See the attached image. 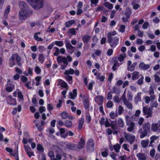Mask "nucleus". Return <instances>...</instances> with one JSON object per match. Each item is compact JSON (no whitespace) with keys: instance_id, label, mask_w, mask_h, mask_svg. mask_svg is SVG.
<instances>
[{"instance_id":"1","label":"nucleus","mask_w":160,"mask_h":160,"mask_svg":"<svg viewBox=\"0 0 160 160\" xmlns=\"http://www.w3.org/2000/svg\"><path fill=\"white\" fill-rule=\"evenodd\" d=\"M19 8L21 11L19 12V18L20 20H24L27 17H29L32 11L29 9V7L27 3L24 1H22L19 3Z\"/></svg>"},{"instance_id":"2","label":"nucleus","mask_w":160,"mask_h":160,"mask_svg":"<svg viewBox=\"0 0 160 160\" xmlns=\"http://www.w3.org/2000/svg\"><path fill=\"white\" fill-rule=\"evenodd\" d=\"M72 60V58L70 55H67L66 58L59 56L57 58V61L58 64L60 65V69H64L68 64V62H70Z\"/></svg>"},{"instance_id":"3","label":"nucleus","mask_w":160,"mask_h":160,"mask_svg":"<svg viewBox=\"0 0 160 160\" xmlns=\"http://www.w3.org/2000/svg\"><path fill=\"white\" fill-rule=\"evenodd\" d=\"M16 60L17 62V65L20 67H21L22 66L23 62H21L22 58L20 56L18 53H16L12 54L9 59V66L10 68L16 65L14 60Z\"/></svg>"},{"instance_id":"4","label":"nucleus","mask_w":160,"mask_h":160,"mask_svg":"<svg viewBox=\"0 0 160 160\" xmlns=\"http://www.w3.org/2000/svg\"><path fill=\"white\" fill-rule=\"evenodd\" d=\"M142 129L140 128L139 129V132L140 133V138H143L147 135L148 133L151 132L150 125L149 122H147L143 124L142 125Z\"/></svg>"},{"instance_id":"5","label":"nucleus","mask_w":160,"mask_h":160,"mask_svg":"<svg viewBox=\"0 0 160 160\" xmlns=\"http://www.w3.org/2000/svg\"><path fill=\"white\" fill-rule=\"evenodd\" d=\"M27 1L35 9H39L43 6L42 0H27Z\"/></svg>"},{"instance_id":"6","label":"nucleus","mask_w":160,"mask_h":160,"mask_svg":"<svg viewBox=\"0 0 160 160\" xmlns=\"http://www.w3.org/2000/svg\"><path fill=\"white\" fill-rule=\"evenodd\" d=\"M111 34L110 35H108L107 42L109 43L110 46L114 48L118 44L119 38L117 36L112 37L111 36Z\"/></svg>"},{"instance_id":"7","label":"nucleus","mask_w":160,"mask_h":160,"mask_svg":"<svg viewBox=\"0 0 160 160\" xmlns=\"http://www.w3.org/2000/svg\"><path fill=\"white\" fill-rule=\"evenodd\" d=\"M125 120L127 125L129 126L127 128V130L129 132H132L134 129V123L131 121V119L128 115L126 116Z\"/></svg>"},{"instance_id":"8","label":"nucleus","mask_w":160,"mask_h":160,"mask_svg":"<svg viewBox=\"0 0 160 160\" xmlns=\"http://www.w3.org/2000/svg\"><path fill=\"white\" fill-rule=\"evenodd\" d=\"M95 142L92 138L88 139L86 144L87 151L88 152H92L94 149Z\"/></svg>"},{"instance_id":"9","label":"nucleus","mask_w":160,"mask_h":160,"mask_svg":"<svg viewBox=\"0 0 160 160\" xmlns=\"http://www.w3.org/2000/svg\"><path fill=\"white\" fill-rule=\"evenodd\" d=\"M142 111L144 114L147 115L146 118H148L152 116V108L150 107L148 108L146 106L143 107L142 108Z\"/></svg>"},{"instance_id":"10","label":"nucleus","mask_w":160,"mask_h":160,"mask_svg":"<svg viewBox=\"0 0 160 160\" xmlns=\"http://www.w3.org/2000/svg\"><path fill=\"white\" fill-rule=\"evenodd\" d=\"M125 138L131 144H132L135 141V137L132 134L128 133L125 135Z\"/></svg>"},{"instance_id":"11","label":"nucleus","mask_w":160,"mask_h":160,"mask_svg":"<svg viewBox=\"0 0 160 160\" xmlns=\"http://www.w3.org/2000/svg\"><path fill=\"white\" fill-rule=\"evenodd\" d=\"M77 147L76 144L73 143L71 142L67 143L66 145V148L69 150H75Z\"/></svg>"},{"instance_id":"12","label":"nucleus","mask_w":160,"mask_h":160,"mask_svg":"<svg viewBox=\"0 0 160 160\" xmlns=\"http://www.w3.org/2000/svg\"><path fill=\"white\" fill-rule=\"evenodd\" d=\"M9 101L7 102L8 104L10 105H16L17 104L16 99L12 98L11 96H9L8 97Z\"/></svg>"},{"instance_id":"13","label":"nucleus","mask_w":160,"mask_h":160,"mask_svg":"<svg viewBox=\"0 0 160 160\" xmlns=\"http://www.w3.org/2000/svg\"><path fill=\"white\" fill-rule=\"evenodd\" d=\"M103 98L101 95H98L96 97L95 102H97L99 105H101L102 104Z\"/></svg>"},{"instance_id":"14","label":"nucleus","mask_w":160,"mask_h":160,"mask_svg":"<svg viewBox=\"0 0 160 160\" xmlns=\"http://www.w3.org/2000/svg\"><path fill=\"white\" fill-rule=\"evenodd\" d=\"M91 38V36L90 35H85L82 36V40L84 43L85 44L89 42Z\"/></svg>"},{"instance_id":"15","label":"nucleus","mask_w":160,"mask_h":160,"mask_svg":"<svg viewBox=\"0 0 160 160\" xmlns=\"http://www.w3.org/2000/svg\"><path fill=\"white\" fill-rule=\"evenodd\" d=\"M140 68L143 70H146L149 69L150 66L149 64H145L143 62H141L139 65Z\"/></svg>"},{"instance_id":"16","label":"nucleus","mask_w":160,"mask_h":160,"mask_svg":"<svg viewBox=\"0 0 160 160\" xmlns=\"http://www.w3.org/2000/svg\"><path fill=\"white\" fill-rule=\"evenodd\" d=\"M85 144L84 139L81 138L80 139V141L78 143V147L79 149H81L83 148Z\"/></svg>"},{"instance_id":"17","label":"nucleus","mask_w":160,"mask_h":160,"mask_svg":"<svg viewBox=\"0 0 160 160\" xmlns=\"http://www.w3.org/2000/svg\"><path fill=\"white\" fill-rule=\"evenodd\" d=\"M160 127V123H152L151 125V129L153 132H156L158 131V128Z\"/></svg>"},{"instance_id":"18","label":"nucleus","mask_w":160,"mask_h":160,"mask_svg":"<svg viewBox=\"0 0 160 160\" xmlns=\"http://www.w3.org/2000/svg\"><path fill=\"white\" fill-rule=\"evenodd\" d=\"M138 160H146V157L145 154L142 153H139L136 154Z\"/></svg>"},{"instance_id":"19","label":"nucleus","mask_w":160,"mask_h":160,"mask_svg":"<svg viewBox=\"0 0 160 160\" xmlns=\"http://www.w3.org/2000/svg\"><path fill=\"white\" fill-rule=\"evenodd\" d=\"M70 98L72 99H74L75 97H77V90L76 89H74L72 90V92H70L69 94Z\"/></svg>"},{"instance_id":"20","label":"nucleus","mask_w":160,"mask_h":160,"mask_svg":"<svg viewBox=\"0 0 160 160\" xmlns=\"http://www.w3.org/2000/svg\"><path fill=\"white\" fill-rule=\"evenodd\" d=\"M37 149L39 153L40 154L44 152V149L42 146L40 144H38L37 145Z\"/></svg>"},{"instance_id":"21","label":"nucleus","mask_w":160,"mask_h":160,"mask_svg":"<svg viewBox=\"0 0 160 160\" xmlns=\"http://www.w3.org/2000/svg\"><path fill=\"white\" fill-rule=\"evenodd\" d=\"M156 85L155 83H152L149 89V94L150 95H152L154 94V88H156Z\"/></svg>"},{"instance_id":"22","label":"nucleus","mask_w":160,"mask_h":160,"mask_svg":"<svg viewBox=\"0 0 160 160\" xmlns=\"http://www.w3.org/2000/svg\"><path fill=\"white\" fill-rule=\"evenodd\" d=\"M64 126L68 128H71L72 126V122L70 120H66L64 122Z\"/></svg>"},{"instance_id":"23","label":"nucleus","mask_w":160,"mask_h":160,"mask_svg":"<svg viewBox=\"0 0 160 160\" xmlns=\"http://www.w3.org/2000/svg\"><path fill=\"white\" fill-rule=\"evenodd\" d=\"M41 32H39L35 33L34 35V38L35 40L38 42H42L43 40V38H41L39 37L38 35V34H40Z\"/></svg>"},{"instance_id":"24","label":"nucleus","mask_w":160,"mask_h":160,"mask_svg":"<svg viewBox=\"0 0 160 160\" xmlns=\"http://www.w3.org/2000/svg\"><path fill=\"white\" fill-rule=\"evenodd\" d=\"M12 154V156L14 157L16 160H19L18 147L15 149L14 154Z\"/></svg>"},{"instance_id":"25","label":"nucleus","mask_w":160,"mask_h":160,"mask_svg":"<svg viewBox=\"0 0 160 160\" xmlns=\"http://www.w3.org/2000/svg\"><path fill=\"white\" fill-rule=\"evenodd\" d=\"M118 126L121 128H124L125 126V124L122 119L120 118H119L118 119Z\"/></svg>"},{"instance_id":"26","label":"nucleus","mask_w":160,"mask_h":160,"mask_svg":"<svg viewBox=\"0 0 160 160\" xmlns=\"http://www.w3.org/2000/svg\"><path fill=\"white\" fill-rule=\"evenodd\" d=\"M149 142V140L147 139V140H143L141 142V145L142 147L143 148H147L148 146Z\"/></svg>"},{"instance_id":"27","label":"nucleus","mask_w":160,"mask_h":160,"mask_svg":"<svg viewBox=\"0 0 160 160\" xmlns=\"http://www.w3.org/2000/svg\"><path fill=\"white\" fill-rule=\"evenodd\" d=\"M104 151L101 152V154L102 157L106 158L108 155V148H105L104 149Z\"/></svg>"},{"instance_id":"28","label":"nucleus","mask_w":160,"mask_h":160,"mask_svg":"<svg viewBox=\"0 0 160 160\" xmlns=\"http://www.w3.org/2000/svg\"><path fill=\"white\" fill-rule=\"evenodd\" d=\"M132 80H136L139 78V72H138L134 71L132 73Z\"/></svg>"},{"instance_id":"29","label":"nucleus","mask_w":160,"mask_h":160,"mask_svg":"<svg viewBox=\"0 0 160 160\" xmlns=\"http://www.w3.org/2000/svg\"><path fill=\"white\" fill-rule=\"evenodd\" d=\"M84 122V119L83 118H81L78 122V129L80 130L82 129V126Z\"/></svg>"},{"instance_id":"30","label":"nucleus","mask_w":160,"mask_h":160,"mask_svg":"<svg viewBox=\"0 0 160 160\" xmlns=\"http://www.w3.org/2000/svg\"><path fill=\"white\" fill-rule=\"evenodd\" d=\"M45 57L43 54H40L39 55L38 60L41 64H43L45 60Z\"/></svg>"},{"instance_id":"31","label":"nucleus","mask_w":160,"mask_h":160,"mask_svg":"<svg viewBox=\"0 0 160 160\" xmlns=\"http://www.w3.org/2000/svg\"><path fill=\"white\" fill-rule=\"evenodd\" d=\"M114 64L112 67V69L114 71L116 70L117 67H118L119 66L118 62L116 60H114L113 61Z\"/></svg>"},{"instance_id":"32","label":"nucleus","mask_w":160,"mask_h":160,"mask_svg":"<svg viewBox=\"0 0 160 160\" xmlns=\"http://www.w3.org/2000/svg\"><path fill=\"white\" fill-rule=\"evenodd\" d=\"M60 116L62 119H65L68 117V114L66 112H63L60 114Z\"/></svg>"},{"instance_id":"33","label":"nucleus","mask_w":160,"mask_h":160,"mask_svg":"<svg viewBox=\"0 0 160 160\" xmlns=\"http://www.w3.org/2000/svg\"><path fill=\"white\" fill-rule=\"evenodd\" d=\"M75 22V21L74 20H70L67 21L65 23L66 27L68 28L70 27L72 24H74Z\"/></svg>"},{"instance_id":"34","label":"nucleus","mask_w":160,"mask_h":160,"mask_svg":"<svg viewBox=\"0 0 160 160\" xmlns=\"http://www.w3.org/2000/svg\"><path fill=\"white\" fill-rule=\"evenodd\" d=\"M110 126L113 130L116 129H117L116 121H111Z\"/></svg>"},{"instance_id":"35","label":"nucleus","mask_w":160,"mask_h":160,"mask_svg":"<svg viewBox=\"0 0 160 160\" xmlns=\"http://www.w3.org/2000/svg\"><path fill=\"white\" fill-rule=\"evenodd\" d=\"M113 147L116 152L118 153L119 152L121 146L119 144L117 143L116 145L113 146Z\"/></svg>"},{"instance_id":"36","label":"nucleus","mask_w":160,"mask_h":160,"mask_svg":"<svg viewBox=\"0 0 160 160\" xmlns=\"http://www.w3.org/2000/svg\"><path fill=\"white\" fill-rule=\"evenodd\" d=\"M74 72V70L72 68H70L69 70H66L64 72V74L68 75L69 74H73Z\"/></svg>"},{"instance_id":"37","label":"nucleus","mask_w":160,"mask_h":160,"mask_svg":"<svg viewBox=\"0 0 160 160\" xmlns=\"http://www.w3.org/2000/svg\"><path fill=\"white\" fill-rule=\"evenodd\" d=\"M11 9V7L10 5H8V6L7 7L5 10L4 12V15L5 16L7 17L8 16V14L9 13V12H10Z\"/></svg>"},{"instance_id":"38","label":"nucleus","mask_w":160,"mask_h":160,"mask_svg":"<svg viewBox=\"0 0 160 160\" xmlns=\"http://www.w3.org/2000/svg\"><path fill=\"white\" fill-rule=\"evenodd\" d=\"M67 76L65 77L66 80L68 82V83L70 84H72V76L67 75Z\"/></svg>"},{"instance_id":"39","label":"nucleus","mask_w":160,"mask_h":160,"mask_svg":"<svg viewBox=\"0 0 160 160\" xmlns=\"http://www.w3.org/2000/svg\"><path fill=\"white\" fill-rule=\"evenodd\" d=\"M83 105L84 108L85 110H87L89 108V101H83Z\"/></svg>"},{"instance_id":"40","label":"nucleus","mask_w":160,"mask_h":160,"mask_svg":"<svg viewBox=\"0 0 160 160\" xmlns=\"http://www.w3.org/2000/svg\"><path fill=\"white\" fill-rule=\"evenodd\" d=\"M126 107L129 109H132L133 108V106L132 104L129 101H128L124 103Z\"/></svg>"},{"instance_id":"41","label":"nucleus","mask_w":160,"mask_h":160,"mask_svg":"<svg viewBox=\"0 0 160 160\" xmlns=\"http://www.w3.org/2000/svg\"><path fill=\"white\" fill-rule=\"evenodd\" d=\"M136 64L137 63H135L131 65H129V66H128L127 70L128 71H130L131 72L133 71L134 70V67Z\"/></svg>"},{"instance_id":"42","label":"nucleus","mask_w":160,"mask_h":160,"mask_svg":"<svg viewBox=\"0 0 160 160\" xmlns=\"http://www.w3.org/2000/svg\"><path fill=\"white\" fill-rule=\"evenodd\" d=\"M24 148L25 151L27 154L29 152H30L31 151H32V150L30 147L28 145H24Z\"/></svg>"},{"instance_id":"43","label":"nucleus","mask_w":160,"mask_h":160,"mask_svg":"<svg viewBox=\"0 0 160 160\" xmlns=\"http://www.w3.org/2000/svg\"><path fill=\"white\" fill-rule=\"evenodd\" d=\"M150 142L149 145V147L152 146V143L154 142V140L157 139V137L155 136H152L150 137Z\"/></svg>"},{"instance_id":"44","label":"nucleus","mask_w":160,"mask_h":160,"mask_svg":"<svg viewBox=\"0 0 160 160\" xmlns=\"http://www.w3.org/2000/svg\"><path fill=\"white\" fill-rule=\"evenodd\" d=\"M68 33H71L72 35H75L76 33V32L74 28H72L69 29L67 32Z\"/></svg>"},{"instance_id":"45","label":"nucleus","mask_w":160,"mask_h":160,"mask_svg":"<svg viewBox=\"0 0 160 160\" xmlns=\"http://www.w3.org/2000/svg\"><path fill=\"white\" fill-rule=\"evenodd\" d=\"M105 6L110 9H112L113 8V5L108 2L105 3Z\"/></svg>"},{"instance_id":"46","label":"nucleus","mask_w":160,"mask_h":160,"mask_svg":"<svg viewBox=\"0 0 160 160\" xmlns=\"http://www.w3.org/2000/svg\"><path fill=\"white\" fill-rule=\"evenodd\" d=\"M55 44L57 46L59 47H61L63 45V42L62 41H55Z\"/></svg>"},{"instance_id":"47","label":"nucleus","mask_w":160,"mask_h":160,"mask_svg":"<svg viewBox=\"0 0 160 160\" xmlns=\"http://www.w3.org/2000/svg\"><path fill=\"white\" fill-rule=\"evenodd\" d=\"M158 104L156 101H152L150 103L151 108L152 109V108L155 107L157 108L158 107Z\"/></svg>"},{"instance_id":"48","label":"nucleus","mask_w":160,"mask_h":160,"mask_svg":"<svg viewBox=\"0 0 160 160\" xmlns=\"http://www.w3.org/2000/svg\"><path fill=\"white\" fill-rule=\"evenodd\" d=\"M34 71L35 73L37 74H40L41 72V70L39 66H36L35 68Z\"/></svg>"},{"instance_id":"49","label":"nucleus","mask_w":160,"mask_h":160,"mask_svg":"<svg viewBox=\"0 0 160 160\" xmlns=\"http://www.w3.org/2000/svg\"><path fill=\"white\" fill-rule=\"evenodd\" d=\"M66 47L67 49L70 50L74 48V47L69 42H67L66 44Z\"/></svg>"},{"instance_id":"50","label":"nucleus","mask_w":160,"mask_h":160,"mask_svg":"<svg viewBox=\"0 0 160 160\" xmlns=\"http://www.w3.org/2000/svg\"><path fill=\"white\" fill-rule=\"evenodd\" d=\"M131 14V10H127L125 11L124 14L126 16V18H129L130 15Z\"/></svg>"},{"instance_id":"51","label":"nucleus","mask_w":160,"mask_h":160,"mask_svg":"<svg viewBox=\"0 0 160 160\" xmlns=\"http://www.w3.org/2000/svg\"><path fill=\"white\" fill-rule=\"evenodd\" d=\"M125 26L124 25H121L119 27V31L123 33L125 31Z\"/></svg>"},{"instance_id":"52","label":"nucleus","mask_w":160,"mask_h":160,"mask_svg":"<svg viewBox=\"0 0 160 160\" xmlns=\"http://www.w3.org/2000/svg\"><path fill=\"white\" fill-rule=\"evenodd\" d=\"M6 90L8 92H12L13 90L14 89V87H6Z\"/></svg>"},{"instance_id":"53","label":"nucleus","mask_w":160,"mask_h":160,"mask_svg":"<svg viewBox=\"0 0 160 160\" xmlns=\"http://www.w3.org/2000/svg\"><path fill=\"white\" fill-rule=\"evenodd\" d=\"M60 86L63 88H68V86L67 83L64 81L62 80L61 82Z\"/></svg>"},{"instance_id":"54","label":"nucleus","mask_w":160,"mask_h":160,"mask_svg":"<svg viewBox=\"0 0 160 160\" xmlns=\"http://www.w3.org/2000/svg\"><path fill=\"white\" fill-rule=\"evenodd\" d=\"M113 104L112 101H108L106 104V106L107 108H110L112 107Z\"/></svg>"},{"instance_id":"55","label":"nucleus","mask_w":160,"mask_h":160,"mask_svg":"<svg viewBox=\"0 0 160 160\" xmlns=\"http://www.w3.org/2000/svg\"><path fill=\"white\" fill-rule=\"evenodd\" d=\"M54 48L55 49V51L53 54L54 56H58L59 55L60 52L59 48L57 47H55Z\"/></svg>"},{"instance_id":"56","label":"nucleus","mask_w":160,"mask_h":160,"mask_svg":"<svg viewBox=\"0 0 160 160\" xmlns=\"http://www.w3.org/2000/svg\"><path fill=\"white\" fill-rule=\"evenodd\" d=\"M113 100L114 102L118 103H119L120 102L121 99L119 98L118 96L116 95L113 98Z\"/></svg>"},{"instance_id":"57","label":"nucleus","mask_w":160,"mask_h":160,"mask_svg":"<svg viewBox=\"0 0 160 160\" xmlns=\"http://www.w3.org/2000/svg\"><path fill=\"white\" fill-rule=\"evenodd\" d=\"M38 48L39 52L41 53L46 50V48L43 46H39L38 47Z\"/></svg>"},{"instance_id":"58","label":"nucleus","mask_w":160,"mask_h":160,"mask_svg":"<svg viewBox=\"0 0 160 160\" xmlns=\"http://www.w3.org/2000/svg\"><path fill=\"white\" fill-rule=\"evenodd\" d=\"M123 111L124 110L123 107L121 105L119 106L118 108V112L119 114V115H121Z\"/></svg>"},{"instance_id":"59","label":"nucleus","mask_w":160,"mask_h":160,"mask_svg":"<svg viewBox=\"0 0 160 160\" xmlns=\"http://www.w3.org/2000/svg\"><path fill=\"white\" fill-rule=\"evenodd\" d=\"M141 94L140 93H138L137 96L135 98V100L136 101L138 102L141 100Z\"/></svg>"},{"instance_id":"60","label":"nucleus","mask_w":160,"mask_h":160,"mask_svg":"<svg viewBox=\"0 0 160 160\" xmlns=\"http://www.w3.org/2000/svg\"><path fill=\"white\" fill-rule=\"evenodd\" d=\"M47 108L48 110L49 111H51L53 109L52 104L51 103L48 104L47 106Z\"/></svg>"},{"instance_id":"61","label":"nucleus","mask_w":160,"mask_h":160,"mask_svg":"<svg viewBox=\"0 0 160 160\" xmlns=\"http://www.w3.org/2000/svg\"><path fill=\"white\" fill-rule=\"evenodd\" d=\"M143 79L144 77L142 76L138 80L137 83L140 85H141L143 82Z\"/></svg>"},{"instance_id":"62","label":"nucleus","mask_w":160,"mask_h":160,"mask_svg":"<svg viewBox=\"0 0 160 160\" xmlns=\"http://www.w3.org/2000/svg\"><path fill=\"white\" fill-rule=\"evenodd\" d=\"M32 102L35 106H37L38 103L36 98H33L32 99Z\"/></svg>"},{"instance_id":"63","label":"nucleus","mask_w":160,"mask_h":160,"mask_svg":"<svg viewBox=\"0 0 160 160\" xmlns=\"http://www.w3.org/2000/svg\"><path fill=\"white\" fill-rule=\"evenodd\" d=\"M15 70L16 72L19 74H22V70L18 67H16L15 68Z\"/></svg>"},{"instance_id":"64","label":"nucleus","mask_w":160,"mask_h":160,"mask_svg":"<svg viewBox=\"0 0 160 160\" xmlns=\"http://www.w3.org/2000/svg\"><path fill=\"white\" fill-rule=\"evenodd\" d=\"M94 82H90L88 84V89L89 90H92V87L93 86V84H94Z\"/></svg>"}]
</instances>
